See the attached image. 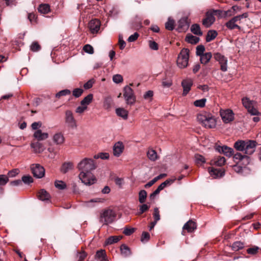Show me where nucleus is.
Here are the masks:
<instances>
[{
    "label": "nucleus",
    "mask_w": 261,
    "mask_h": 261,
    "mask_svg": "<svg viewBox=\"0 0 261 261\" xmlns=\"http://www.w3.org/2000/svg\"><path fill=\"white\" fill-rule=\"evenodd\" d=\"M197 121L206 128H213L216 126L217 120L212 114L206 112L199 113L197 116Z\"/></svg>",
    "instance_id": "1"
},
{
    "label": "nucleus",
    "mask_w": 261,
    "mask_h": 261,
    "mask_svg": "<svg viewBox=\"0 0 261 261\" xmlns=\"http://www.w3.org/2000/svg\"><path fill=\"white\" fill-rule=\"evenodd\" d=\"M77 168L81 172H91L96 168V165L93 159L85 158L78 164Z\"/></svg>",
    "instance_id": "2"
},
{
    "label": "nucleus",
    "mask_w": 261,
    "mask_h": 261,
    "mask_svg": "<svg viewBox=\"0 0 261 261\" xmlns=\"http://www.w3.org/2000/svg\"><path fill=\"white\" fill-rule=\"evenodd\" d=\"M189 50L182 48L179 54L177 59V65L180 68H185L188 66L189 59Z\"/></svg>",
    "instance_id": "3"
},
{
    "label": "nucleus",
    "mask_w": 261,
    "mask_h": 261,
    "mask_svg": "<svg viewBox=\"0 0 261 261\" xmlns=\"http://www.w3.org/2000/svg\"><path fill=\"white\" fill-rule=\"evenodd\" d=\"M115 217L116 214L113 210H105L100 213L99 221L103 224L108 225L114 221Z\"/></svg>",
    "instance_id": "4"
},
{
    "label": "nucleus",
    "mask_w": 261,
    "mask_h": 261,
    "mask_svg": "<svg viewBox=\"0 0 261 261\" xmlns=\"http://www.w3.org/2000/svg\"><path fill=\"white\" fill-rule=\"evenodd\" d=\"M123 95L127 105H133L135 104L136 96L134 90L130 87L126 86L124 88Z\"/></svg>",
    "instance_id": "5"
},
{
    "label": "nucleus",
    "mask_w": 261,
    "mask_h": 261,
    "mask_svg": "<svg viewBox=\"0 0 261 261\" xmlns=\"http://www.w3.org/2000/svg\"><path fill=\"white\" fill-rule=\"evenodd\" d=\"M79 177L83 183L88 186L94 184L96 180L95 177L90 172H80Z\"/></svg>",
    "instance_id": "6"
},
{
    "label": "nucleus",
    "mask_w": 261,
    "mask_h": 261,
    "mask_svg": "<svg viewBox=\"0 0 261 261\" xmlns=\"http://www.w3.org/2000/svg\"><path fill=\"white\" fill-rule=\"evenodd\" d=\"M65 121L67 125L71 128H75L77 127L76 121L73 116V113L70 110L65 111Z\"/></svg>",
    "instance_id": "7"
},
{
    "label": "nucleus",
    "mask_w": 261,
    "mask_h": 261,
    "mask_svg": "<svg viewBox=\"0 0 261 261\" xmlns=\"http://www.w3.org/2000/svg\"><path fill=\"white\" fill-rule=\"evenodd\" d=\"M31 169L34 177L41 178L45 175V169L44 167L39 164H32L31 166Z\"/></svg>",
    "instance_id": "8"
},
{
    "label": "nucleus",
    "mask_w": 261,
    "mask_h": 261,
    "mask_svg": "<svg viewBox=\"0 0 261 261\" xmlns=\"http://www.w3.org/2000/svg\"><path fill=\"white\" fill-rule=\"evenodd\" d=\"M217 12V10H211L206 14L205 18L202 21V24L205 27H210L215 21V15Z\"/></svg>",
    "instance_id": "9"
},
{
    "label": "nucleus",
    "mask_w": 261,
    "mask_h": 261,
    "mask_svg": "<svg viewBox=\"0 0 261 261\" xmlns=\"http://www.w3.org/2000/svg\"><path fill=\"white\" fill-rule=\"evenodd\" d=\"M214 58L220 65L221 70L224 72L226 71L227 70V58L219 53L214 54Z\"/></svg>",
    "instance_id": "10"
},
{
    "label": "nucleus",
    "mask_w": 261,
    "mask_h": 261,
    "mask_svg": "<svg viewBox=\"0 0 261 261\" xmlns=\"http://www.w3.org/2000/svg\"><path fill=\"white\" fill-rule=\"evenodd\" d=\"M220 113L222 120L225 123H229L234 119V113L231 110H221Z\"/></svg>",
    "instance_id": "11"
},
{
    "label": "nucleus",
    "mask_w": 261,
    "mask_h": 261,
    "mask_svg": "<svg viewBox=\"0 0 261 261\" xmlns=\"http://www.w3.org/2000/svg\"><path fill=\"white\" fill-rule=\"evenodd\" d=\"M100 25L101 22L97 19H92L88 24L89 29L91 33L93 34L98 32Z\"/></svg>",
    "instance_id": "12"
},
{
    "label": "nucleus",
    "mask_w": 261,
    "mask_h": 261,
    "mask_svg": "<svg viewBox=\"0 0 261 261\" xmlns=\"http://www.w3.org/2000/svg\"><path fill=\"white\" fill-rule=\"evenodd\" d=\"M245 150L246 154H251L255 151L256 142L253 140H248L245 142Z\"/></svg>",
    "instance_id": "13"
},
{
    "label": "nucleus",
    "mask_w": 261,
    "mask_h": 261,
    "mask_svg": "<svg viewBox=\"0 0 261 261\" xmlns=\"http://www.w3.org/2000/svg\"><path fill=\"white\" fill-rule=\"evenodd\" d=\"M193 85V81L190 79L184 80L181 82V86L183 88L182 95L185 96L191 90V86Z\"/></svg>",
    "instance_id": "14"
},
{
    "label": "nucleus",
    "mask_w": 261,
    "mask_h": 261,
    "mask_svg": "<svg viewBox=\"0 0 261 261\" xmlns=\"http://www.w3.org/2000/svg\"><path fill=\"white\" fill-rule=\"evenodd\" d=\"M124 148L123 144L121 142H116L113 146V154L115 156H119L123 152Z\"/></svg>",
    "instance_id": "15"
},
{
    "label": "nucleus",
    "mask_w": 261,
    "mask_h": 261,
    "mask_svg": "<svg viewBox=\"0 0 261 261\" xmlns=\"http://www.w3.org/2000/svg\"><path fill=\"white\" fill-rule=\"evenodd\" d=\"M189 23L187 17L181 18L178 22V30L179 32H185L189 28Z\"/></svg>",
    "instance_id": "16"
},
{
    "label": "nucleus",
    "mask_w": 261,
    "mask_h": 261,
    "mask_svg": "<svg viewBox=\"0 0 261 261\" xmlns=\"http://www.w3.org/2000/svg\"><path fill=\"white\" fill-rule=\"evenodd\" d=\"M196 223L192 220H189L184 225L182 234L185 235V230H186L188 232H192L196 229Z\"/></svg>",
    "instance_id": "17"
},
{
    "label": "nucleus",
    "mask_w": 261,
    "mask_h": 261,
    "mask_svg": "<svg viewBox=\"0 0 261 261\" xmlns=\"http://www.w3.org/2000/svg\"><path fill=\"white\" fill-rule=\"evenodd\" d=\"M31 146L33 149L34 152L37 153H41L45 149L44 145L39 142L31 143Z\"/></svg>",
    "instance_id": "18"
},
{
    "label": "nucleus",
    "mask_w": 261,
    "mask_h": 261,
    "mask_svg": "<svg viewBox=\"0 0 261 261\" xmlns=\"http://www.w3.org/2000/svg\"><path fill=\"white\" fill-rule=\"evenodd\" d=\"M33 136L38 141H42L46 139L48 137V134L47 133H43L41 129L36 130Z\"/></svg>",
    "instance_id": "19"
},
{
    "label": "nucleus",
    "mask_w": 261,
    "mask_h": 261,
    "mask_svg": "<svg viewBox=\"0 0 261 261\" xmlns=\"http://www.w3.org/2000/svg\"><path fill=\"white\" fill-rule=\"evenodd\" d=\"M113 101L111 96H107L104 98L103 107V108L109 111L111 110L113 106Z\"/></svg>",
    "instance_id": "20"
},
{
    "label": "nucleus",
    "mask_w": 261,
    "mask_h": 261,
    "mask_svg": "<svg viewBox=\"0 0 261 261\" xmlns=\"http://www.w3.org/2000/svg\"><path fill=\"white\" fill-rule=\"evenodd\" d=\"M226 162L225 159L223 156H218L214 158L211 161V164L217 166H222L224 165Z\"/></svg>",
    "instance_id": "21"
},
{
    "label": "nucleus",
    "mask_w": 261,
    "mask_h": 261,
    "mask_svg": "<svg viewBox=\"0 0 261 261\" xmlns=\"http://www.w3.org/2000/svg\"><path fill=\"white\" fill-rule=\"evenodd\" d=\"M210 175L213 178H217L222 176L224 173L220 169H215L213 167L210 168L208 170Z\"/></svg>",
    "instance_id": "22"
},
{
    "label": "nucleus",
    "mask_w": 261,
    "mask_h": 261,
    "mask_svg": "<svg viewBox=\"0 0 261 261\" xmlns=\"http://www.w3.org/2000/svg\"><path fill=\"white\" fill-rule=\"evenodd\" d=\"M116 113L117 116L122 118L124 120H126L128 118V112L124 108H117L116 109Z\"/></svg>",
    "instance_id": "23"
},
{
    "label": "nucleus",
    "mask_w": 261,
    "mask_h": 261,
    "mask_svg": "<svg viewBox=\"0 0 261 261\" xmlns=\"http://www.w3.org/2000/svg\"><path fill=\"white\" fill-rule=\"evenodd\" d=\"M218 150L220 152H223L226 156L229 157L231 156L233 154V149L226 146L219 147L218 148Z\"/></svg>",
    "instance_id": "24"
},
{
    "label": "nucleus",
    "mask_w": 261,
    "mask_h": 261,
    "mask_svg": "<svg viewBox=\"0 0 261 261\" xmlns=\"http://www.w3.org/2000/svg\"><path fill=\"white\" fill-rule=\"evenodd\" d=\"M38 198L42 201L48 200L50 195L44 189L40 190L38 194Z\"/></svg>",
    "instance_id": "25"
},
{
    "label": "nucleus",
    "mask_w": 261,
    "mask_h": 261,
    "mask_svg": "<svg viewBox=\"0 0 261 261\" xmlns=\"http://www.w3.org/2000/svg\"><path fill=\"white\" fill-rule=\"evenodd\" d=\"M104 201V200L101 198H94L91 199L89 201H86L85 203V205L89 207H93L95 206V203H102Z\"/></svg>",
    "instance_id": "26"
},
{
    "label": "nucleus",
    "mask_w": 261,
    "mask_h": 261,
    "mask_svg": "<svg viewBox=\"0 0 261 261\" xmlns=\"http://www.w3.org/2000/svg\"><path fill=\"white\" fill-rule=\"evenodd\" d=\"M245 141L240 140L237 141L234 144V147L239 151H245Z\"/></svg>",
    "instance_id": "27"
},
{
    "label": "nucleus",
    "mask_w": 261,
    "mask_h": 261,
    "mask_svg": "<svg viewBox=\"0 0 261 261\" xmlns=\"http://www.w3.org/2000/svg\"><path fill=\"white\" fill-rule=\"evenodd\" d=\"M54 142L57 144H61L64 141V138L61 133L56 134L53 137Z\"/></svg>",
    "instance_id": "28"
},
{
    "label": "nucleus",
    "mask_w": 261,
    "mask_h": 261,
    "mask_svg": "<svg viewBox=\"0 0 261 261\" xmlns=\"http://www.w3.org/2000/svg\"><path fill=\"white\" fill-rule=\"evenodd\" d=\"M200 62L202 64H206L211 59L212 55L211 53H206L200 56Z\"/></svg>",
    "instance_id": "29"
},
{
    "label": "nucleus",
    "mask_w": 261,
    "mask_h": 261,
    "mask_svg": "<svg viewBox=\"0 0 261 261\" xmlns=\"http://www.w3.org/2000/svg\"><path fill=\"white\" fill-rule=\"evenodd\" d=\"M93 98V94H88L81 101V105L88 108V106L92 102Z\"/></svg>",
    "instance_id": "30"
},
{
    "label": "nucleus",
    "mask_w": 261,
    "mask_h": 261,
    "mask_svg": "<svg viewBox=\"0 0 261 261\" xmlns=\"http://www.w3.org/2000/svg\"><path fill=\"white\" fill-rule=\"evenodd\" d=\"M191 31L196 35L201 36L202 35V32L201 31L199 25L196 23L192 25Z\"/></svg>",
    "instance_id": "31"
},
{
    "label": "nucleus",
    "mask_w": 261,
    "mask_h": 261,
    "mask_svg": "<svg viewBox=\"0 0 261 261\" xmlns=\"http://www.w3.org/2000/svg\"><path fill=\"white\" fill-rule=\"evenodd\" d=\"M38 11L43 14H47L50 12V6L48 4H41L38 8Z\"/></svg>",
    "instance_id": "32"
},
{
    "label": "nucleus",
    "mask_w": 261,
    "mask_h": 261,
    "mask_svg": "<svg viewBox=\"0 0 261 261\" xmlns=\"http://www.w3.org/2000/svg\"><path fill=\"white\" fill-rule=\"evenodd\" d=\"M242 103L247 110L254 106V101L250 100L247 97L242 99Z\"/></svg>",
    "instance_id": "33"
},
{
    "label": "nucleus",
    "mask_w": 261,
    "mask_h": 261,
    "mask_svg": "<svg viewBox=\"0 0 261 261\" xmlns=\"http://www.w3.org/2000/svg\"><path fill=\"white\" fill-rule=\"evenodd\" d=\"M194 158L195 163L198 166H202L205 162V158L202 155L196 154Z\"/></svg>",
    "instance_id": "34"
},
{
    "label": "nucleus",
    "mask_w": 261,
    "mask_h": 261,
    "mask_svg": "<svg viewBox=\"0 0 261 261\" xmlns=\"http://www.w3.org/2000/svg\"><path fill=\"white\" fill-rule=\"evenodd\" d=\"M244 247V244L243 242L240 241H237L234 242L231 245V249L233 251H237Z\"/></svg>",
    "instance_id": "35"
},
{
    "label": "nucleus",
    "mask_w": 261,
    "mask_h": 261,
    "mask_svg": "<svg viewBox=\"0 0 261 261\" xmlns=\"http://www.w3.org/2000/svg\"><path fill=\"white\" fill-rule=\"evenodd\" d=\"M218 34L216 31L211 30L207 32L206 41L208 42L214 40L217 36Z\"/></svg>",
    "instance_id": "36"
},
{
    "label": "nucleus",
    "mask_w": 261,
    "mask_h": 261,
    "mask_svg": "<svg viewBox=\"0 0 261 261\" xmlns=\"http://www.w3.org/2000/svg\"><path fill=\"white\" fill-rule=\"evenodd\" d=\"M186 40L188 43L191 44H196L199 41V38L197 37L193 36L192 35H188L186 36Z\"/></svg>",
    "instance_id": "37"
},
{
    "label": "nucleus",
    "mask_w": 261,
    "mask_h": 261,
    "mask_svg": "<svg viewBox=\"0 0 261 261\" xmlns=\"http://www.w3.org/2000/svg\"><path fill=\"white\" fill-rule=\"evenodd\" d=\"M148 159L152 161H155L158 159V154L153 149H149L147 153Z\"/></svg>",
    "instance_id": "38"
},
{
    "label": "nucleus",
    "mask_w": 261,
    "mask_h": 261,
    "mask_svg": "<svg viewBox=\"0 0 261 261\" xmlns=\"http://www.w3.org/2000/svg\"><path fill=\"white\" fill-rule=\"evenodd\" d=\"M73 168L72 164L71 163H65L63 164L61 168V171L65 173L67 172L70 170H71Z\"/></svg>",
    "instance_id": "39"
},
{
    "label": "nucleus",
    "mask_w": 261,
    "mask_h": 261,
    "mask_svg": "<svg viewBox=\"0 0 261 261\" xmlns=\"http://www.w3.org/2000/svg\"><path fill=\"white\" fill-rule=\"evenodd\" d=\"M172 85V80L170 77H166L162 81V86L164 88H169Z\"/></svg>",
    "instance_id": "40"
},
{
    "label": "nucleus",
    "mask_w": 261,
    "mask_h": 261,
    "mask_svg": "<svg viewBox=\"0 0 261 261\" xmlns=\"http://www.w3.org/2000/svg\"><path fill=\"white\" fill-rule=\"evenodd\" d=\"M147 197V192L144 190H141L139 193V201L141 203L145 202Z\"/></svg>",
    "instance_id": "41"
},
{
    "label": "nucleus",
    "mask_w": 261,
    "mask_h": 261,
    "mask_svg": "<svg viewBox=\"0 0 261 261\" xmlns=\"http://www.w3.org/2000/svg\"><path fill=\"white\" fill-rule=\"evenodd\" d=\"M120 251L121 254L124 256H127L130 254V251L129 248L124 244L121 246Z\"/></svg>",
    "instance_id": "42"
},
{
    "label": "nucleus",
    "mask_w": 261,
    "mask_h": 261,
    "mask_svg": "<svg viewBox=\"0 0 261 261\" xmlns=\"http://www.w3.org/2000/svg\"><path fill=\"white\" fill-rule=\"evenodd\" d=\"M142 27L141 21L140 19H136L130 25V28L135 30H139Z\"/></svg>",
    "instance_id": "43"
},
{
    "label": "nucleus",
    "mask_w": 261,
    "mask_h": 261,
    "mask_svg": "<svg viewBox=\"0 0 261 261\" xmlns=\"http://www.w3.org/2000/svg\"><path fill=\"white\" fill-rule=\"evenodd\" d=\"M122 238V237L119 236H111L109 237L106 241L107 244H112L113 243H117Z\"/></svg>",
    "instance_id": "44"
},
{
    "label": "nucleus",
    "mask_w": 261,
    "mask_h": 261,
    "mask_svg": "<svg viewBox=\"0 0 261 261\" xmlns=\"http://www.w3.org/2000/svg\"><path fill=\"white\" fill-rule=\"evenodd\" d=\"M226 26L227 28L230 30H233L236 28L240 29V27L238 24H237L236 23L232 20V19L226 22Z\"/></svg>",
    "instance_id": "45"
},
{
    "label": "nucleus",
    "mask_w": 261,
    "mask_h": 261,
    "mask_svg": "<svg viewBox=\"0 0 261 261\" xmlns=\"http://www.w3.org/2000/svg\"><path fill=\"white\" fill-rule=\"evenodd\" d=\"M96 257L100 261H103L106 257V253L105 250H100L97 251Z\"/></svg>",
    "instance_id": "46"
},
{
    "label": "nucleus",
    "mask_w": 261,
    "mask_h": 261,
    "mask_svg": "<svg viewBox=\"0 0 261 261\" xmlns=\"http://www.w3.org/2000/svg\"><path fill=\"white\" fill-rule=\"evenodd\" d=\"M165 28L168 30H173L174 28V21L169 18L168 21L165 23Z\"/></svg>",
    "instance_id": "47"
},
{
    "label": "nucleus",
    "mask_w": 261,
    "mask_h": 261,
    "mask_svg": "<svg viewBox=\"0 0 261 261\" xmlns=\"http://www.w3.org/2000/svg\"><path fill=\"white\" fill-rule=\"evenodd\" d=\"M55 186L59 190H63L66 188V184L62 180H56L55 182Z\"/></svg>",
    "instance_id": "48"
},
{
    "label": "nucleus",
    "mask_w": 261,
    "mask_h": 261,
    "mask_svg": "<svg viewBox=\"0 0 261 261\" xmlns=\"http://www.w3.org/2000/svg\"><path fill=\"white\" fill-rule=\"evenodd\" d=\"M206 101V99L205 98H202L195 101L194 105L195 107L202 108L204 107Z\"/></svg>",
    "instance_id": "49"
},
{
    "label": "nucleus",
    "mask_w": 261,
    "mask_h": 261,
    "mask_svg": "<svg viewBox=\"0 0 261 261\" xmlns=\"http://www.w3.org/2000/svg\"><path fill=\"white\" fill-rule=\"evenodd\" d=\"M70 93L71 92L69 90H63L56 94V97L60 98L61 96H64L70 94Z\"/></svg>",
    "instance_id": "50"
},
{
    "label": "nucleus",
    "mask_w": 261,
    "mask_h": 261,
    "mask_svg": "<svg viewBox=\"0 0 261 261\" xmlns=\"http://www.w3.org/2000/svg\"><path fill=\"white\" fill-rule=\"evenodd\" d=\"M175 180V179L173 180L167 179L164 182H162L160 185H159L158 188L159 189L160 191H161L163 190L166 187V186L172 183Z\"/></svg>",
    "instance_id": "51"
},
{
    "label": "nucleus",
    "mask_w": 261,
    "mask_h": 261,
    "mask_svg": "<svg viewBox=\"0 0 261 261\" xmlns=\"http://www.w3.org/2000/svg\"><path fill=\"white\" fill-rule=\"evenodd\" d=\"M84 92L83 89L81 88L74 89L72 91V95L76 98L79 97L82 95Z\"/></svg>",
    "instance_id": "52"
},
{
    "label": "nucleus",
    "mask_w": 261,
    "mask_h": 261,
    "mask_svg": "<svg viewBox=\"0 0 261 261\" xmlns=\"http://www.w3.org/2000/svg\"><path fill=\"white\" fill-rule=\"evenodd\" d=\"M113 81L116 84H119L123 81V77L119 74H115L113 76Z\"/></svg>",
    "instance_id": "53"
},
{
    "label": "nucleus",
    "mask_w": 261,
    "mask_h": 261,
    "mask_svg": "<svg viewBox=\"0 0 261 261\" xmlns=\"http://www.w3.org/2000/svg\"><path fill=\"white\" fill-rule=\"evenodd\" d=\"M259 250V247L257 246H253V247L249 248L247 250V252L251 255H255L257 254Z\"/></svg>",
    "instance_id": "54"
},
{
    "label": "nucleus",
    "mask_w": 261,
    "mask_h": 261,
    "mask_svg": "<svg viewBox=\"0 0 261 261\" xmlns=\"http://www.w3.org/2000/svg\"><path fill=\"white\" fill-rule=\"evenodd\" d=\"M153 217L154 218L153 221L157 222L158 221H159L160 220V212H159V208L158 207H155L154 208Z\"/></svg>",
    "instance_id": "55"
},
{
    "label": "nucleus",
    "mask_w": 261,
    "mask_h": 261,
    "mask_svg": "<svg viewBox=\"0 0 261 261\" xmlns=\"http://www.w3.org/2000/svg\"><path fill=\"white\" fill-rule=\"evenodd\" d=\"M9 181L8 177L4 174L0 175V186L5 185Z\"/></svg>",
    "instance_id": "56"
},
{
    "label": "nucleus",
    "mask_w": 261,
    "mask_h": 261,
    "mask_svg": "<svg viewBox=\"0 0 261 261\" xmlns=\"http://www.w3.org/2000/svg\"><path fill=\"white\" fill-rule=\"evenodd\" d=\"M149 208V206H148L146 204H143L140 206L139 212L138 213V215L142 214L143 213L148 211Z\"/></svg>",
    "instance_id": "57"
},
{
    "label": "nucleus",
    "mask_w": 261,
    "mask_h": 261,
    "mask_svg": "<svg viewBox=\"0 0 261 261\" xmlns=\"http://www.w3.org/2000/svg\"><path fill=\"white\" fill-rule=\"evenodd\" d=\"M83 50L87 53L92 54L94 53L93 47L90 44H86L83 47Z\"/></svg>",
    "instance_id": "58"
},
{
    "label": "nucleus",
    "mask_w": 261,
    "mask_h": 261,
    "mask_svg": "<svg viewBox=\"0 0 261 261\" xmlns=\"http://www.w3.org/2000/svg\"><path fill=\"white\" fill-rule=\"evenodd\" d=\"M205 50V47L203 45H198L196 47V55L197 56H200L204 54V51Z\"/></svg>",
    "instance_id": "59"
},
{
    "label": "nucleus",
    "mask_w": 261,
    "mask_h": 261,
    "mask_svg": "<svg viewBox=\"0 0 261 261\" xmlns=\"http://www.w3.org/2000/svg\"><path fill=\"white\" fill-rule=\"evenodd\" d=\"M24 184H29L33 182V179L30 175L23 176L22 177V180Z\"/></svg>",
    "instance_id": "60"
},
{
    "label": "nucleus",
    "mask_w": 261,
    "mask_h": 261,
    "mask_svg": "<svg viewBox=\"0 0 261 261\" xmlns=\"http://www.w3.org/2000/svg\"><path fill=\"white\" fill-rule=\"evenodd\" d=\"M109 158V154L107 152H101L94 156L95 159L100 158L102 160L108 159Z\"/></svg>",
    "instance_id": "61"
},
{
    "label": "nucleus",
    "mask_w": 261,
    "mask_h": 261,
    "mask_svg": "<svg viewBox=\"0 0 261 261\" xmlns=\"http://www.w3.org/2000/svg\"><path fill=\"white\" fill-rule=\"evenodd\" d=\"M118 44L120 49L122 50L124 48L126 43L123 40L122 36L121 35H119V36Z\"/></svg>",
    "instance_id": "62"
},
{
    "label": "nucleus",
    "mask_w": 261,
    "mask_h": 261,
    "mask_svg": "<svg viewBox=\"0 0 261 261\" xmlns=\"http://www.w3.org/2000/svg\"><path fill=\"white\" fill-rule=\"evenodd\" d=\"M249 114L251 115L254 116H259L260 113L258 112V111L255 109L254 106L250 108L248 110H247Z\"/></svg>",
    "instance_id": "63"
},
{
    "label": "nucleus",
    "mask_w": 261,
    "mask_h": 261,
    "mask_svg": "<svg viewBox=\"0 0 261 261\" xmlns=\"http://www.w3.org/2000/svg\"><path fill=\"white\" fill-rule=\"evenodd\" d=\"M150 239V234L147 232H143L141 236V241L143 242H147Z\"/></svg>",
    "instance_id": "64"
}]
</instances>
